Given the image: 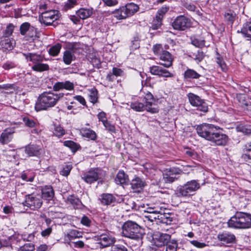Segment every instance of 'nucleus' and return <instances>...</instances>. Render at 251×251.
Here are the masks:
<instances>
[{
	"mask_svg": "<svg viewBox=\"0 0 251 251\" xmlns=\"http://www.w3.org/2000/svg\"><path fill=\"white\" fill-rule=\"evenodd\" d=\"M198 135L216 146H225L228 142V136L220 131V127L212 124L204 123L198 126Z\"/></svg>",
	"mask_w": 251,
	"mask_h": 251,
	"instance_id": "f257e3e1",
	"label": "nucleus"
},
{
	"mask_svg": "<svg viewBox=\"0 0 251 251\" xmlns=\"http://www.w3.org/2000/svg\"><path fill=\"white\" fill-rule=\"evenodd\" d=\"M64 96V94L63 93L44 92L38 97L35 103V109L36 111H40L52 107Z\"/></svg>",
	"mask_w": 251,
	"mask_h": 251,
	"instance_id": "f03ea898",
	"label": "nucleus"
},
{
	"mask_svg": "<svg viewBox=\"0 0 251 251\" xmlns=\"http://www.w3.org/2000/svg\"><path fill=\"white\" fill-rule=\"evenodd\" d=\"M122 234L126 237L136 240L137 246L142 245L145 234L144 229L135 222L127 221L124 223L122 226Z\"/></svg>",
	"mask_w": 251,
	"mask_h": 251,
	"instance_id": "7ed1b4c3",
	"label": "nucleus"
},
{
	"mask_svg": "<svg viewBox=\"0 0 251 251\" xmlns=\"http://www.w3.org/2000/svg\"><path fill=\"white\" fill-rule=\"evenodd\" d=\"M229 227L235 229H247L251 227V214L236 212L227 222Z\"/></svg>",
	"mask_w": 251,
	"mask_h": 251,
	"instance_id": "20e7f679",
	"label": "nucleus"
},
{
	"mask_svg": "<svg viewBox=\"0 0 251 251\" xmlns=\"http://www.w3.org/2000/svg\"><path fill=\"white\" fill-rule=\"evenodd\" d=\"M200 188V184L196 180L187 182L183 185L179 186L176 191V194L178 197H186L193 195Z\"/></svg>",
	"mask_w": 251,
	"mask_h": 251,
	"instance_id": "39448f33",
	"label": "nucleus"
},
{
	"mask_svg": "<svg viewBox=\"0 0 251 251\" xmlns=\"http://www.w3.org/2000/svg\"><path fill=\"white\" fill-rule=\"evenodd\" d=\"M139 6L133 2L127 3L114 12L115 17L119 20L130 17L139 10Z\"/></svg>",
	"mask_w": 251,
	"mask_h": 251,
	"instance_id": "423d86ee",
	"label": "nucleus"
},
{
	"mask_svg": "<svg viewBox=\"0 0 251 251\" xmlns=\"http://www.w3.org/2000/svg\"><path fill=\"white\" fill-rule=\"evenodd\" d=\"M24 206L33 210L39 209L43 204L41 197L38 194H28L25 197V200L23 202Z\"/></svg>",
	"mask_w": 251,
	"mask_h": 251,
	"instance_id": "0eeeda50",
	"label": "nucleus"
},
{
	"mask_svg": "<svg viewBox=\"0 0 251 251\" xmlns=\"http://www.w3.org/2000/svg\"><path fill=\"white\" fill-rule=\"evenodd\" d=\"M60 17V14L58 11L50 10L42 13L39 17V20L41 24L49 25L59 19Z\"/></svg>",
	"mask_w": 251,
	"mask_h": 251,
	"instance_id": "6e6552de",
	"label": "nucleus"
},
{
	"mask_svg": "<svg viewBox=\"0 0 251 251\" xmlns=\"http://www.w3.org/2000/svg\"><path fill=\"white\" fill-rule=\"evenodd\" d=\"M102 171L99 168L91 169L82 175V179L86 183L91 184L101 178Z\"/></svg>",
	"mask_w": 251,
	"mask_h": 251,
	"instance_id": "1a4fd4ad",
	"label": "nucleus"
},
{
	"mask_svg": "<svg viewBox=\"0 0 251 251\" xmlns=\"http://www.w3.org/2000/svg\"><path fill=\"white\" fill-rule=\"evenodd\" d=\"M172 25L175 30L183 31L191 26V22L184 16H179L174 20Z\"/></svg>",
	"mask_w": 251,
	"mask_h": 251,
	"instance_id": "9d476101",
	"label": "nucleus"
},
{
	"mask_svg": "<svg viewBox=\"0 0 251 251\" xmlns=\"http://www.w3.org/2000/svg\"><path fill=\"white\" fill-rule=\"evenodd\" d=\"M188 98L191 105L197 107V109L206 112L208 110V106L206 103L198 96L193 93L188 94Z\"/></svg>",
	"mask_w": 251,
	"mask_h": 251,
	"instance_id": "9b49d317",
	"label": "nucleus"
},
{
	"mask_svg": "<svg viewBox=\"0 0 251 251\" xmlns=\"http://www.w3.org/2000/svg\"><path fill=\"white\" fill-rule=\"evenodd\" d=\"M77 49V44L74 43L63 52L62 59L66 65H70L73 61L75 60V53Z\"/></svg>",
	"mask_w": 251,
	"mask_h": 251,
	"instance_id": "f8f14e48",
	"label": "nucleus"
},
{
	"mask_svg": "<svg viewBox=\"0 0 251 251\" xmlns=\"http://www.w3.org/2000/svg\"><path fill=\"white\" fill-rule=\"evenodd\" d=\"M154 245L157 247L166 245L171 240V236L166 233H158L154 235L153 237Z\"/></svg>",
	"mask_w": 251,
	"mask_h": 251,
	"instance_id": "ddd939ff",
	"label": "nucleus"
},
{
	"mask_svg": "<svg viewBox=\"0 0 251 251\" xmlns=\"http://www.w3.org/2000/svg\"><path fill=\"white\" fill-rule=\"evenodd\" d=\"M145 102L146 103V110L151 113H156L158 112L157 108L151 107L154 103L155 100L153 96L150 93H147L144 98Z\"/></svg>",
	"mask_w": 251,
	"mask_h": 251,
	"instance_id": "4468645a",
	"label": "nucleus"
},
{
	"mask_svg": "<svg viewBox=\"0 0 251 251\" xmlns=\"http://www.w3.org/2000/svg\"><path fill=\"white\" fill-rule=\"evenodd\" d=\"M99 240L100 241L99 243L104 248L115 245L116 241L115 237L107 234H101L99 237Z\"/></svg>",
	"mask_w": 251,
	"mask_h": 251,
	"instance_id": "2eb2a0df",
	"label": "nucleus"
},
{
	"mask_svg": "<svg viewBox=\"0 0 251 251\" xmlns=\"http://www.w3.org/2000/svg\"><path fill=\"white\" fill-rule=\"evenodd\" d=\"M150 72L153 75H157L162 77H171L173 75L167 70L158 66H153L150 68Z\"/></svg>",
	"mask_w": 251,
	"mask_h": 251,
	"instance_id": "dca6fc26",
	"label": "nucleus"
},
{
	"mask_svg": "<svg viewBox=\"0 0 251 251\" xmlns=\"http://www.w3.org/2000/svg\"><path fill=\"white\" fill-rule=\"evenodd\" d=\"M15 42L13 39L8 37L7 36H2L0 37V48L5 50H12Z\"/></svg>",
	"mask_w": 251,
	"mask_h": 251,
	"instance_id": "f3484780",
	"label": "nucleus"
},
{
	"mask_svg": "<svg viewBox=\"0 0 251 251\" xmlns=\"http://www.w3.org/2000/svg\"><path fill=\"white\" fill-rule=\"evenodd\" d=\"M160 59L161 60L160 64L165 67L169 68L172 65L173 58L171 53L166 50H163L160 54Z\"/></svg>",
	"mask_w": 251,
	"mask_h": 251,
	"instance_id": "a211bd4d",
	"label": "nucleus"
},
{
	"mask_svg": "<svg viewBox=\"0 0 251 251\" xmlns=\"http://www.w3.org/2000/svg\"><path fill=\"white\" fill-rule=\"evenodd\" d=\"M218 239L226 244H232L235 242V236L229 232H224L219 234L217 236Z\"/></svg>",
	"mask_w": 251,
	"mask_h": 251,
	"instance_id": "6ab92c4d",
	"label": "nucleus"
},
{
	"mask_svg": "<svg viewBox=\"0 0 251 251\" xmlns=\"http://www.w3.org/2000/svg\"><path fill=\"white\" fill-rule=\"evenodd\" d=\"M25 152L28 156L39 157L42 153V149L38 146L29 145L25 147Z\"/></svg>",
	"mask_w": 251,
	"mask_h": 251,
	"instance_id": "aec40b11",
	"label": "nucleus"
},
{
	"mask_svg": "<svg viewBox=\"0 0 251 251\" xmlns=\"http://www.w3.org/2000/svg\"><path fill=\"white\" fill-rule=\"evenodd\" d=\"M123 201L126 205L125 209L127 211L130 210H141V208L145 206L144 204L137 205L132 198H124Z\"/></svg>",
	"mask_w": 251,
	"mask_h": 251,
	"instance_id": "412c9836",
	"label": "nucleus"
},
{
	"mask_svg": "<svg viewBox=\"0 0 251 251\" xmlns=\"http://www.w3.org/2000/svg\"><path fill=\"white\" fill-rule=\"evenodd\" d=\"M42 197L47 201L53 200L54 196V191L50 185H46L42 188Z\"/></svg>",
	"mask_w": 251,
	"mask_h": 251,
	"instance_id": "4be33fe9",
	"label": "nucleus"
},
{
	"mask_svg": "<svg viewBox=\"0 0 251 251\" xmlns=\"http://www.w3.org/2000/svg\"><path fill=\"white\" fill-rule=\"evenodd\" d=\"M14 132V129L7 128L4 130L1 134L0 143L2 145L7 144L10 142L12 138V134Z\"/></svg>",
	"mask_w": 251,
	"mask_h": 251,
	"instance_id": "5701e85b",
	"label": "nucleus"
},
{
	"mask_svg": "<svg viewBox=\"0 0 251 251\" xmlns=\"http://www.w3.org/2000/svg\"><path fill=\"white\" fill-rule=\"evenodd\" d=\"M172 216V214L171 213L162 212L160 211V212L158 213L157 218L159 222L170 225L173 221V217Z\"/></svg>",
	"mask_w": 251,
	"mask_h": 251,
	"instance_id": "b1692460",
	"label": "nucleus"
},
{
	"mask_svg": "<svg viewBox=\"0 0 251 251\" xmlns=\"http://www.w3.org/2000/svg\"><path fill=\"white\" fill-rule=\"evenodd\" d=\"M145 182L139 177L133 179L130 183L131 187L134 192H139L144 187Z\"/></svg>",
	"mask_w": 251,
	"mask_h": 251,
	"instance_id": "393cba45",
	"label": "nucleus"
},
{
	"mask_svg": "<svg viewBox=\"0 0 251 251\" xmlns=\"http://www.w3.org/2000/svg\"><path fill=\"white\" fill-rule=\"evenodd\" d=\"M24 56L27 61H31L34 65H36L39 62H42L43 61V57L40 54H37L36 53H24Z\"/></svg>",
	"mask_w": 251,
	"mask_h": 251,
	"instance_id": "a878e982",
	"label": "nucleus"
},
{
	"mask_svg": "<svg viewBox=\"0 0 251 251\" xmlns=\"http://www.w3.org/2000/svg\"><path fill=\"white\" fill-rule=\"evenodd\" d=\"M100 197V201L103 205L114 204L116 202V198L112 194L108 193L103 194Z\"/></svg>",
	"mask_w": 251,
	"mask_h": 251,
	"instance_id": "bb28decb",
	"label": "nucleus"
},
{
	"mask_svg": "<svg viewBox=\"0 0 251 251\" xmlns=\"http://www.w3.org/2000/svg\"><path fill=\"white\" fill-rule=\"evenodd\" d=\"M80 133L83 137L89 138L92 140L94 141L96 140L97 137L96 132L90 128H82L80 130Z\"/></svg>",
	"mask_w": 251,
	"mask_h": 251,
	"instance_id": "cd10ccee",
	"label": "nucleus"
},
{
	"mask_svg": "<svg viewBox=\"0 0 251 251\" xmlns=\"http://www.w3.org/2000/svg\"><path fill=\"white\" fill-rule=\"evenodd\" d=\"M93 9L91 8L89 9L80 8L76 12L79 18L81 19H86L90 17L93 14Z\"/></svg>",
	"mask_w": 251,
	"mask_h": 251,
	"instance_id": "c85d7f7f",
	"label": "nucleus"
},
{
	"mask_svg": "<svg viewBox=\"0 0 251 251\" xmlns=\"http://www.w3.org/2000/svg\"><path fill=\"white\" fill-rule=\"evenodd\" d=\"M128 181V177L123 171H119L118 173L115 181L117 184H125Z\"/></svg>",
	"mask_w": 251,
	"mask_h": 251,
	"instance_id": "c756f323",
	"label": "nucleus"
},
{
	"mask_svg": "<svg viewBox=\"0 0 251 251\" xmlns=\"http://www.w3.org/2000/svg\"><path fill=\"white\" fill-rule=\"evenodd\" d=\"M237 32H241L244 37L249 38V40H251V22L246 23L241 29V31L238 30Z\"/></svg>",
	"mask_w": 251,
	"mask_h": 251,
	"instance_id": "7c9ffc66",
	"label": "nucleus"
},
{
	"mask_svg": "<svg viewBox=\"0 0 251 251\" xmlns=\"http://www.w3.org/2000/svg\"><path fill=\"white\" fill-rule=\"evenodd\" d=\"M236 17V14L234 12L229 10L225 13V21L228 25H232Z\"/></svg>",
	"mask_w": 251,
	"mask_h": 251,
	"instance_id": "2f4dec72",
	"label": "nucleus"
},
{
	"mask_svg": "<svg viewBox=\"0 0 251 251\" xmlns=\"http://www.w3.org/2000/svg\"><path fill=\"white\" fill-rule=\"evenodd\" d=\"M201 76V75L197 72L192 69H188L185 71L184 77L186 79H198Z\"/></svg>",
	"mask_w": 251,
	"mask_h": 251,
	"instance_id": "473e14b6",
	"label": "nucleus"
},
{
	"mask_svg": "<svg viewBox=\"0 0 251 251\" xmlns=\"http://www.w3.org/2000/svg\"><path fill=\"white\" fill-rule=\"evenodd\" d=\"M31 69L36 72H42L49 70L50 67L48 64L39 62L32 66Z\"/></svg>",
	"mask_w": 251,
	"mask_h": 251,
	"instance_id": "72a5a7b5",
	"label": "nucleus"
},
{
	"mask_svg": "<svg viewBox=\"0 0 251 251\" xmlns=\"http://www.w3.org/2000/svg\"><path fill=\"white\" fill-rule=\"evenodd\" d=\"M61 48L62 45L59 43L56 44L51 47L49 50V53L50 55L53 56H57L60 52Z\"/></svg>",
	"mask_w": 251,
	"mask_h": 251,
	"instance_id": "f704fd0d",
	"label": "nucleus"
},
{
	"mask_svg": "<svg viewBox=\"0 0 251 251\" xmlns=\"http://www.w3.org/2000/svg\"><path fill=\"white\" fill-rule=\"evenodd\" d=\"M177 179V177L168 174L167 172L163 174L161 181L165 183H171Z\"/></svg>",
	"mask_w": 251,
	"mask_h": 251,
	"instance_id": "c9c22d12",
	"label": "nucleus"
},
{
	"mask_svg": "<svg viewBox=\"0 0 251 251\" xmlns=\"http://www.w3.org/2000/svg\"><path fill=\"white\" fill-rule=\"evenodd\" d=\"M130 107L136 111L140 112L146 110V106L141 102L136 101L131 103Z\"/></svg>",
	"mask_w": 251,
	"mask_h": 251,
	"instance_id": "e433bc0d",
	"label": "nucleus"
},
{
	"mask_svg": "<svg viewBox=\"0 0 251 251\" xmlns=\"http://www.w3.org/2000/svg\"><path fill=\"white\" fill-rule=\"evenodd\" d=\"M63 144L65 146L69 148L74 152H76L79 148V146L73 141H65Z\"/></svg>",
	"mask_w": 251,
	"mask_h": 251,
	"instance_id": "4c0bfd02",
	"label": "nucleus"
},
{
	"mask_svg": "<svg viewBox=\"0 0 251 251\" xmlns=\"http://www.w3.org/2000/svg\"><path fill=\"white\" fill-rule=\"evenodd\" d=\"M65 130L59 125H54L53 133L56 136L60 137L65 134Z\"/></svg>",
	"mask_w": 251,
	"mask_h": 251,
	"instance_id": "58836bf2",
	"label": "nucleus"
},
{
	"mask_svg": "<svg viewBox=\"0 0 251 251\" xmlns=\"http://www.w3.org/2000/svg\"><path fill=\"white\" fill-rule=\"evenodd\" d=\"M192 44L196 47L202 48L205 46V40L198 38H191Z\"/></svg>",
	"mask_w": 251,
	"mask_h": 251,
	"instance_id": "ea45409f",
	"label": "nucleus"
},
{
	"mask_svg": "<svg viewBox=\"0 0 251 251\" xmlns=\"http://www.w3.org/2000/svg\"><path fill=\"white\" fill-rule=\"evenodd\" d=\"M32 26L28 22L23 23L20 27V33L22 35H25L27 31Z\"/></svg>",
	"mask_w": 251,
	"mask_h": 251,
	"instance_id": "a19ab883",
	"label": "nucleus"
},
{
	"mask_svg": "<svg viewBox=\"0 0 251 251\" xmlns=\"http://www.w3.org/2000/svg\"><path fill=\"white\" fill-rule=\"evenodd\" d=\"M204 57V53L200 50H198L196 52H193L192 54V57L198 62H201L203 59Z\"/></svg>",
	"mask_w": 251,
	"mask_h": 251,
	"instance_id": "79ce46f5",
	"label": "nucleus"
},
{
	"mask_svg": "<svg viewBox=\"0 0 251 251\" xmlns=\"http://www.w3.org/2000/svg\"><path fill=\"white\" fill-rule=\"evenodd\" d=\"M169 9V6H167L166 5L162 6L158 10L156 16L158 19H161L162 20V19L164 17V16L168 11Z\"/></svg>",
	"mask_w": 251,
	"mask_h": 251,
	"instance_id": "37998d69",
	"label": "nucleus"
},
{
	"mask_svg": "<svg viewBox=\"0 0 251 251\" xmlns=\"http://www.w3.org/2000/svg\"><path fill=\"white\" fill-rule=\"evenodd\" d=\"M77 1L76 0H68L65 3L63 10L65 11L72 9L75 5H77Z\"/></svg>",
	"mask_w": 251,
	"mask_h": 251,
	"instance_id": "c03bdc74",
	"label": "nucleus"
},
{
	"mask_svg": "<svg viewBox=\"0 0 251 251\" xmlns=\"http://www.w3.org/2000/svg\"><path fill=\"white\" fill-rule=\"evenodd\" d=\"M36 29L33 26H32L30 27V29L29 30V31L26 33V35L25 36L26 40H34V38L36 36Z\"/></svg>",
	"mask_w": 251,
	"mask_h": 251,
	"instance_id": "a18cd8bd",
	"label": "nucleus"
},
{
	"mask_svg": "<svg viewBox=\"0 0 251 251\" xmlns=\"http://www.w3.org/2000/svg\"><path fill=\"white\" fill-rule=\"evenodd\" d=\"M68 201L74 206L76 207H79L81 205V202L79 199L73 196H70Z\"/></svg>",
	"mask_w": 251,
	"mask_h": 251,
	"instance_id": "49530a36",
	"label": "nucleus"
},
{
	"mask_svg": "<svg viewBox=\"0 0 251 251\" xmlns=\"http://www.w3.org/2000/svg\"><path fill=\"white\" fill-rule=\"evenodd\" d=\"M34 245L32 243H28L21 247L19 251H34Z\"/></svg>",
	"mask_w": 251,
	"mask_h": 251,
	"instance_id": "de8ad7c7",
	"label": "nucleus"
},
{
	"mask_svg": "<svg viewBox=\"0 0 251 251\" xmlns=\"http://www.w3.org/2000/svg\"><path fill=\"white\" fill-rule=\"evenodd\" d=\"M177 244L175 240L169 242L166 245V251H176Z\"/></svg>",
	"mask_w": 251,
	"mask_h": 251,
	"instance_id": "09e8293b",
	"label": "nucleus"
},
{
	"mask_svg": "<svg viewBox=\"0 0 251 251\" xmlns=\"http://www.w3.org/2000/svg\"><path fill=\"white\" fill-rule=\"evenodd\" d=\"M98 91L96 89H92L90 91L89 97L90 101L93 103H95L98 101Z\"/></svg>",
	"mask_w": 251,
	"mask_h": 251,
	"instance_id": "8fccbe9b",
	"label": "nucleus"
},
{
	"mask_svg": "<svg viewBox=\"0 0 251 251\" xmlns=\"http://www.w3.org/2000/svg\"><path fill=\"white\" fill-rule=\"evenodd\" d=\"M14 29V25L12 24H9L5 30L3 31V36H7L9 37L12 34Z\"/></svg>",
	"mask_w": 251,
	"mask_h": 251,
	"instance_id": "3c124183",
	"label": "nucleus"
},
{
	"mask_svg": "<svg viewBox=\"0 0 251 251\" xmlns=\"http://www.w3.org/2000/svg\"><path fill=\"white\" fill-rule=\"evenodd\" d=\"M23 121L25 126L29 127H33L36 125L35 122L32 119H30L27 117H24Z\"/></svg>",
	"mask_w": 251,
	"mask_h": 251,
	"instance_id": "603ef678",
	"label": "nucleus"
},
{
	"mask_svg": "<svg viewBox=\"0 0 251 251\" xmlns=\"http://www.w3.org/2000/svg\"><path fill=\"white\" fill-rule=\"evenodd\" d=\"M72 169V165H66L64 167H63L62 169L60 172V174L63 176H68L69 175Z\"/></svg>",
	"mask_w": 251,
	"mask_h": 251,
	"instance_id": "864d4df0",
	"label": "nucleus"
},
{
	"mask_svg": "<svg viewBox=\"0 0 251 251\" xmlns=\"http://www.w3.org/2000/svg\"><path fill=\"white\" fill-rule=\"evenodd\" d=\"M162 19H158L156 16L155 18L153 20L151 28L153 30L158 29L162 25Z\"/></svg>",
	"mask_w": 251,
	"mask_h": 251,
	"instance_id": "5fc2aeb1",
	"label": "nucleus"
},
{
	"mask_svg": "<svg viewBox=\"0 0 251 251\" xmlns=\"http://www.w3.org/2000/svg\"><path fill=\"white\" fill-rule=\"evenodd\" d=\"M160 211L157 210L152 211H149L150 215L146 216V217L148 218L149 220L152 222L153 220H158V213Z\"/></svg>",
	"mask_w": 251,
	"mask_h": 251,
	"instance_id": "6e6d98bb",
	"label": "nucleus"
},
{
	"mask_svg": "<svg viewBox=\"0 0 251 251\" xmlns=\"http://www.w3.org/2000/svg\"><path fill=\"white\" fill-rule=\"evenodd\" d=\"M166 172L168 173V174L174 176V175L181 174L182 173V171L178 168L172 167L169 170H167Z\"/></svg>",
	"mask_w": 251,
	"mask_h": 251,
	"instance_id": "4d7b16f0",
	"label": "nucleus"
},
{
	"mask_svg": "<svg viewBox=\"0 0 251 251\" xmlns=\"http://www.w3.org/2000/svg\"><path fill=\"white\" fill-rule=\"evenodd\" d=\"M245 152V157H247L249 159H251V142L246 145Z\"/></svg>",
	"mask_w": 251,
	"mask_h": 251,
	"instance_id": "13d9d810",
	"label": "nucleus"
},
{
	"mask_svg": "<svg viewBox=\"0 0 251 251\" xmlns=\"http://www.w3.org/2000/svg\"><path fill=\"white\" fill-rule=\"evenodd\" d=\"M111 251H127V249L123 245L116 244L112 246Z\"/></svg>",
	"mask_w": 251,
	"mask_h": 251,
	"instance_id": "bf43d9fd",
	"label": "nucleus"
},
{
	"mask_svg": "<svg viewBox=\"0 0 251 251\" xmlns=\"http://www.w3.org/2000/svg\"><path fill=\"white\" fill-rule=\"evenodd\" d=\"M216 62L219 65V66L221 67L222 70L224 72H226L227 68L226 64L225 61L223 60V59L221 58H217Z\"/></svg>",
	"mask_w": 251,
	"mask_h": 251,
	"instance_id": "052dcab7",
	"label": "nucleus"
},
{
	"mask_svg": "<svg viewBox=\"0 0 251 251\" xmlns=\"http://www.w3.org/2000/svg\"><path fill=\"white\" fill-rule=\"evenodd\" d=\"M238 131L243 132L245 134H250L251 133V129L247 128L246 126H239L237 127Z\"/></svg>",
	"mask_w": 251,
	"mask_h": 251,
	"instance_id": "680f3d73",
	"label": "nucleus"
},
{
	"mask_svg": "<svg viewBox=\"0 0 251 251\" xmlns=\"http://www.w3.org/2000/svg\"><path fill=\"white\" fill-rule=\"evenodd\" d=\"M16 67L15 64L11 61H8L5 63H3L2 67L6 70H9L10 69L14 68Z\"/></svg>",
	"mask_w": 251,
	"mask_h": 251,
	"instance_id": "e2e57ef3",
	"label": "nucleus"
},
{
	"mask_svg": "<svg viewBox=\"0 0 251 251\" xmlns=\"http://www.w3.org/2000/svg\"><path fill=\"white\" fill-rule=\"evenodd\" d=\"M63 89L69 91L73 90L74 89V85L69 81H66L63 82Z\"/></svg>",
	"mask_w": 251,
	"mask_h": 251,
	"instance_id": "0e129e2a",
	"label": "nucleus"
},
{
	"mask_svg": "<svg viewBox=\"0 0 251 251\" xmlns=\"http://www.w3.org/2000/svg\"><path fill=\"white\" fill-rule=\"evenodd\" d=\"M13 85L10 84H6L3 85H0V93H5L4 90H8L10 89H13Z\"/></svg>",
	"mask_w": 251,
	"mask_h": 251,
	"instance_id": "69168bd1",
	"label": "nucleus"
},
{
	"mask_svg": "<svg viewBox=\"0 0 251 251\" xmlns=\"http://www.w3.org/2000/svg\"><path fill=\"white\" fill-rule=\"evenodd\" d=\"M80 222L84 226H90L91 223V221L88 217L83 216L81 218Z\"/></svg>",
	"mask_w": 251,
	"mask_h": 251,
	"instance_id": "338daca9",
	"label": "nucleus"
},
{
	"mask_svg": "<svg viewBox=\"0 0 251 251\" xmlns=\"http://www.w3.org/2000/svg\"><path fill=\"white\" fill-rule=\"evenodd\" d=\"M53 90L54 91H59L63 89V82H57L53 86Z\"/></svg>",
	"mask_w": 251,
	"mask_h": 251,
	"instance_id": "774afa93",
	"label": "nucleus"
}]
</instances>
